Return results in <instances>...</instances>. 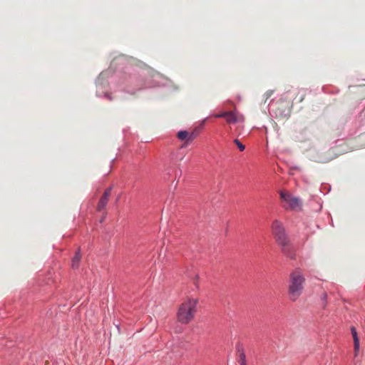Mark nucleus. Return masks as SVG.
<instances>
[{"instance_id":"obj_12","label":"nucleus","mask_w":365,"mask_h":365,"mask_svg":"<svg viewBox=\"0 0 365 365\" xmlns=\"http://www.w3.org/2000/svg\"><path fill=\"white\" fill-rule=\"evenodd\" d=\"M354 356H357L359 351V343L354 344Z\"/></svg>"},{"instance_id":"obj_3","label":"nucleus","mask_w":365,"mask_h":365,"mask_svg":"<svg viewBox=\"0 0 365 365\" xmlns=\"http://www.w3.org/2000/svg\"><path fill=\"white\" fill-rule=\"evenodd\" d=\"M197 303L198 300L197 299L189 298L183 302L177 313L178 321L182 324L189 323L194 318Z\"/></svg>"},{"instance_id":"obj_8","label":"nucleus","mask_w":365,"mask_h":365,"mask_svg":"<svg viewBox=\"0 0 365 365\" xmlns=\"http://www.w3.org/2000/svg\"><path fill=\"white\" fill-rule=\"evenodd\" d=\"M81 257V256L80 250H78L76 252L74 257L72 259L71 267L73 269H76L78 267Z\"/></svg>"},{"instance_id":"obj_13","label":"nucleus","mask_w":365,"mask_h":365,"mask_svg":"<svg viewBox=\"0 0 365 365\" xmlns=\"http://www.w3.org/2000/svg\"><path fill=\"white\" fill-rule=\"evenodd\" d=\"M272 93H273L272 91H267L265 93L267 98H269L272 95Z\"/></svg>"},{"instance_id":"obj_9","label":"nucleus","mask_w":365,"mask_h":365,"mask_svg":"<svg viewBox=\"0 0 365 365\" xmlns=\"http://www.w3.org/2000/svg\"><path fill=\"white\" fill-rule=\"evenodd\" d=\"M239 359L238 362L240 365H247L246 364V356L243 350H239Z\"/></svg>"},{"instance_id":"obj_1","label":"nucleus","mask_w":365,"mask_h":365,"mask_svg":"<svg viewBox=\"0 0 365 365\" xmlns=\"http://www.w3.org/2000/svg\"><path fill=\"white\" fill-rule=\"evenodd\" d=\"M271 228L274 240L277 245L280 246L282 253L289 258L294 259L295 257V252L282 223L275 220L273 221Z\"/></svg>"},{"instance_id":"obj_11","label":"nucleus","mask_w":365,"mask_h":365,"mask_svg":"<svg viewBox=\"0 0 365 365\" xmlns=\"http://www.w3.org/2000/svg\"><path fill=\"white\" fill-rule=\"evenodd\" d=\"M234 143L237 146L240 151L245 150V146L238 139L234 140Z\"/></svg>"},{"instance_id":"obj_5","label":"nucleus","mask_w":365,"mask_h":365,"mask_svg":"<svg viewBox=\"0 0 365 365\" xmlns=\"http://www.w3.org/2000/svg\"><path fill=\"white\" fill-rule=\"evenodd\" d=\"M215 116L216 118H225L226 122L230 124L243 120V117L238 115L235 110L222 112L216 114Z\"/></svg>"},{"instance_id":"obj_7","label":"nucleus","mask_w":365,"mask_h":365,"mask_svg":"<svg viewBox=\"0 0 365 365\" xmlns=\"http://www.w3.org/2000/svg\"><path fill=\"white\" fill-rule=\"evenodd\" d=\"M177 135L180 140H185L187 142H192L195 138V135L192 133H189L187 131L185 130L179 131Z\"/></svg>"},{"instance_id":"obj_2","label":"nucleus","mask_w":365,"mask_h":365,"mask_svg":"<svg viewBox=\"0 0 365 365\" xmlns=\"http://www.w3.org/2000/svg\"><path fill=\"white\" fill-rule=\"evenodd\" d=\"M305 278L299 269L292 271L289 277L288 295L289 299L295 302L301 296L304 290Z\"/></svg>"},{"instance_id":"obj_6","label":"nucleus","mask_w":365,"mask_h":365,"mask_svg":"<svg viewBox=\"0 0 365 365\" xmlns=\"http://www.w3.org/2000/svg\"><path fill=\"white\" fill-rule=\"evenodd\" d=\"M110 193H111V187H108L104 191V192H103V195L101 196V197L98 203V205H97L98 211H101L105 209V207L108 202V199L110 195Z\"/></svg>"},{"instance_id":"obj_14","label":"nucleus","mask_w":365,"mask_h":365,"mask_svg":"<svg viewBox=\"0 0 365 365\" xmlns=\"http://www.w3.org/2000/svg\"><path fill=\"white\" fill-rule=\"evenodd\" d=\"M188 142L185 141V143L182 145V147H185Z\"/></svg>"},{"instance_id":"obj_10","label":"nucleus","mask_w":365,"mask_h":365,"mask_svg":"<svg viewBox=\"0 0 365 365\" xmlns=\"http://www.w3.org/2000/svg\"><path fill=\"white\" fill-rule=\"evenodd\" d=\"M351 331L354 339V344H357V343H359V339L358 337L356 328L354 327H351Z\"/></svg>"},{"instance_id":"obj_4","label":"nucleus","mask_w":365,"mask_h":365,"mask_svg":"<svg viewBox=\"0 0 365 365\" xmlns=\"http://www.w3.org/2000/svg\"><path fill=\"white\" fill-rule=\"evenodd\" d=\"M281 198L287 203L286 208L292 210L299 209L302 205V201L299 198L292 196L288 192L280 193Z\"/></svg>"}]
</instances>
